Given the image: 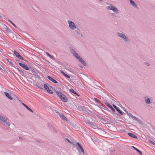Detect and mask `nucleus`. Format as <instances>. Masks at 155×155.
Here are the masks:
<instances>
[{"instance_id": "obj_57", "label": "nucleus", "mask_w": 155, "mask_h": 155, "mask_svg": "<svg viewBox=\"0 0 155 155\" xmlns=\"http://www.w3.org/2000/svg\"><path fill=\"white\" fill-rule=\"evenodd\" d=\"M106 4L107 5H109V3H107Z\"/></svg>"}, {"instance_id": "obj_44", "label": "nucleus", "mask_w": 155, "mask_h": 155, "mask_svg": "<svg viewBox=\"0 0 155 155\" xmlns=\"http://www.w3.org/2000/svg\"><path fill=\"white\" fill-rule=\"evenodd\" d=\"M81 151L83 153V154H84V151L83 148L81 149Z\"/></svg>"}, {"instance_id": "obj_32", "label": "nucleus", "mask_w": 155, "mask_h": 155, "mask_svg": "<svg viewBox=\"0 0 155 155\" xmlns=\"http://www.w3.org/2000/svg\"><path fill=\"white\" fill-rule=\"evenodd\" d=\"M73 55L77 58H78L79 56V55L77 53L74 54Z\"/></svg>"}, {"instance_id": "obj_42", "label": "nucleus", "mask_w": 155, "mask_h": 155, "mask_svg": "<svg viewBox=\"0 0 155 155\" xmlns=\"http://www.w3.org/2000/svg\"><path fill=\"white\" fill-rule=\"evenodd\" d=\"M94 100L97 102H99V100H98L97 98H94Z\"/></svg>"}, {"instance_id": "obj_4", "label": "nucleus", "mask_w": 155, "mask_h": 155, "mask_svg": "<svg viewBox=\"0 0 155 155\" xmlns=\"http://www.w3.org/2000/svg\"><path fill=\"white\" fill-rule=\"evenodd\" d=\"M67 22L69 26L71 29L72 30H74L76 28V26L73 21L69 20Z\"/></svg>"}, {"instance_id": "obj_1", "label": "nucleus", "mask_w": 155, "mask_h": 155, "mask_svg": "<svg viewBox=\"0 0 155 155\" xmlns=\"http://www.w3.org/2000/svg\"><path fill=\"white\" fill-rule=\"evenodd\" d=\"M117 35L125 43H128L130 42V40L129 38L123 33L117 32Z\"/></svg>"}, {"instance_id": "obj_5", "label": "nucleus", "mask_w": 155, "mask_h": 155, "mask_svg": "<svg viewBox=\"0 0 155 155\" xmlns=\"http://www.w3.org/2000/svg\"><path fill=\"white\" fill-rule=\"evenodd\" d=\"M124 110L125 111L126 113L129 116L132 118L133 119L135 120L138 122L140 120L138 118L133 115L131 114L128 111H126V109H124Z\"/></svg>"}, {"instance_id": "obj_17", "label": "nucleus", "mask_w": 155, "mask_h": 155, "mask_svg": "<svg viewBox=\"0 0 155 155\" xmlns=\"http://www.w3.org/2000/svg\"><path fill=\"white\" fill-rule=\"evenodd\" d=\"M56 94L59 97V98L60 99L63 96L64 94L62 93L60 91H56Z\"/></svg>"}, {"instance_id": "obj_26", "label": "nucleus", "mask_w": 155, "mask_h": 155, "mask_svg": "<svg viewBox=\"0 0 155 155\" xmlns=\"http://www.w3.org/2000/svg\"><path fill=\"white\" fill-rule=\"evenodd\" d=\"M56 62H57L59 64H61L62 65H64V64H63L61 62H60L59 59H57L56 58H55V60H54Z\"/></svg>"}, {"instance_id": "obj_20", "label": "nucleus", "mask_w": 155, "mask_h": 155, "mask_svg": "<svg viewBox=\"0 0 155 155\" xmlns=\"http://www.w3.org/2000/svg\"><path fill=\"white\" fill-rule=\"evenodd\" d=\"M128 135L130 136V137L134 138H137V136L134 134L131 133H128Z\"/></svg>"}, {"instance_id": "obj_10", "label": "nucleus", "mask_w": 155, "mask_h": 155, "mask_svg": "<svg viewBox=\"0 0 155 155\" xmlns=\"http://www.w3.org/2000/svg\"><path fill=\"white\" fill-rule=\"evenodd\" d=\"M113 106L114 108L121 115H123L124 113L116 105L113 104Z\"/></svg>"}, {"instance_id": "obj_14", "label": "nucleus", "mask_w": 155, "mask_h": 155, "mask_svg": "<svg viewBox=\"0 0 155 155\" xmlns=\"http://www.w3.org/2000/svg\"><path fill=\"white\" fill-rule=\"evenodd\" d=\"M31 69L32 73L34 75L37 76V77H39V76L38 75V74L36 72L35 70L34 69L32 68L31 67Z\"/></svg>"}, {"instance_id": "obj_9", "label": "nucleus", "mask_w": 155, "mask_h": 155, "mask_svg": "<svg viewBox=\"0 0 155 155\" xmlns=\"http://www.w3.org/2000/svg\"><path fill=\"white\" fill-rule=\"evenodd\" d=\"M78 60L84 65L86 66L87 65L86 63L82 59V58L79 56L78 58H77Z\"/></svg>"}, {"instance_id": "obj_23", "label": "nucleus", "mask_w": 155, "mask_h": 155, "mask_svg": "<svg viewBox=\"0 0 155 155\" xmlns=\"http://www.w3.org/2000/svg\"><path fill=\"white\" fill-rule=\"evenodd\" d=\"M132 147L135 150H136L137 152L138 153H139L140 155H142V153H141V152L140 150H139L138 149L135 147L134 146H132Z\"/></svg>"}, {"instance_id": "obj_3", "label": "nucleus", "mask_w": 155, "mask_h": 155, "mask_svg": "<svg viewBox=\"0 0 155 155\" xmlns=\"http://www.w3.org/2000/svg\"><path fill=\"white\" fill-rule=\"evenodd\" d=\"M106 8L107 10H112L114 12L116 13H119L117 8L112 5L110 4L109 6L106 7Z\"/></svg>"}, {"instance_id": "obj_18", "label": "nucleus", "mask_w": 155, "mask_h": 155, "mask_svg": "<svg viewBox=\"0 0 155 155\" xmlns=\"http://www.w3.org/2000/svg\"><path fill=\"white\" fill-rule=\"evenodd\" d=\"M4 94L6 96V97H7L10 100H12L13 99L12 98L10 94L8 93L7 92H5Z\"/></svg>"}, {"instance_id": "obj_41", "label": "nucleus", "mask_w": 155, "mask_h": 155, "mask_svg": "<svg viewBox=\"0 0 155 155\" xmlns=\"http://www.w3.org/2000/svg\"><path fill=\"white\" fill-rule=\"evenodd\" d=\"M54 111H55V112L56 113H57L58 115L59 114H60L61 113L57 110H55Z\"/></svg>"}, {"instance_id": "obj_27", "label": "nucleus", "mask_w": 155, "mask_h": 155, "mask_svg": "<svg viewBox=\"0 0 155 155\" xmlns=\"http://www.w3.org/2000/svg\"><path fill=\"white\" fill-rule=\"evenodd\" d=\"M63 66H64L65 67V68L66 69H67V70H68L69 71H73L72 68H69V67L68 66H65L64 65Z\"/></svg>"}, {"instance_id": "obj_37", "label": "nucleus", "mask_w": 155, "mask_h": 155, "mask_svg": "<svg viewBox=\"0 0 155 155\" xmlns=\"http://www.w3.org/2000/svg\"><path fill=\"white\" fill-rule=\"evenodd\" d=\"M85 122L86 124H89L90 123V122L88 119H87L86 120H85Z\"/></svg>"}, {"instance_id": "obj_29", "label": "nucleus", "mask_w": 155, "mask_h": 155, "mask_svg": "<svg viewBox=\"0 0 155 155\" xmlns=\"http://www.w3.org/2000/svg\"><path fill=\"white\" fill-rule=\"evenodd\" d=\"M89 125L92 127H95V124L94 123L90 122L89 124Z\"/></svg>"}, {"instance_id": "obj_8", "label": "nucleus", "mask_w": 155, "mask_h": 155, "mask_svg": "<svg viewBox=\"0 0 155 155\" xmlns=\"http://www.w3.org/2000/svg\"><path fill=\"white\" fill-rule=\"evenodd\" d=\"M59 116L61 119L64 121H68V120L67 118L62 113H60L59 115Z\"/></svg>"}, {"instance_id": "obj_49", "label": "nucleus", "mask_w": 155, "mask_h": 155, "mask_svg": "<svg viewBox=\"0 0 155 155\" xmlns=\"http://www.w3.org/2000/svg\"><path fill=\"white\" fill-rule=\"evenodd\" d=\"M146 64L147 66H149L150 65L148 63H146Z\"/></svg>"}, {"instance_id": "obj_13", "label": "nucleus", "mask_w": 155, "mask_h": 155, "mask_svg": "<svg viewBox=\"0 0 155 155\" xmlns=\"http://www.w3.org/2000/svg\"><path fill=\"white\" fill-rule=\"evenodd\" d=\"M47 78L50 81H51L53 83H55V84L58 83V82L56 80H54V79L53 78H51V76H48L47 77Z\"/></svg>"}, {"instance_id": "obj_56", "label": "nucleus", "mask_w": 155, "mask_h": 155, "mask_svg": "<svg viewBox=\"0 0 155 155\" xmlns=\"http://www.w3.org/2000/svg\"><path fill=\"white\" fill-rule=\"evenodd\" d=\"M98 0L101 2H102L103 1V0Z\"/></svg>"}, {"instance_id": "obj_39", "label": "nucleus", "mask_w": 155, "mask_h": 155, "mask_svg": "<svg viewBox=\"0 0 155 155\" xmlns=\"http://www.w3.org/2000/svg\"><path fill=\"white\" fill-rule=\"evenodd\" d=\"M71 144H73L75 147L76 145V143H75L74 142H73L72 141H71V143H70Z\"/></svg>"}, {"instance_id": "obj_21", "label": "nucleus", "mask_w": 155, "mask_h": 155, "mask_svg": "<svg viewBox=\"0 0 155 155\" xmlns=\"http://www.w3.org/2000/svg\"><path fill=\"white\" fill-rule=\"evenodd\" d=\"M145 98V101L146 104H149L151 103V102L150 101V99L149 98H147L146 97Z\"/></svg>"}, {"instance_id": "obj_48", "label": "nucleus", "mask_w": 155, "mask_h": 155, "mask_svg": "<svg viewBox=\"0 0 155 155\" xmlns=\"http://www.w3.org/2000/svg\"><path fill=\"white\" fill-rule=\"evenodd\" d=\"M87 119H86L85 117H84V118H83V120L85 122V120H86Z\"/></svg>"}, {"instance_id": "obj_34", "label": "nucleus", "mask_w": 155, "mask_h": 155, "mask_svg": "<svg viewBox=\"0 0 155 155\" xmlns=\"http://www.w3.org/2000/svg\"><path fill=\"white\" fill-rule=\"evenodd\" d=\"M19 71L21 74H24L23 70L21 68L20 70H19Z\"/></svg>"}, {"instance_id": "obj_15", "label": "nucleus", "mask_w": 155, "mask_h": 155, "mask_svg": "<svg viewBox=\"0 0 155 155\" xmlns=\"http://www.w3.org/2000/svg\"><path fill=\"white\" fill-rule=\"evenodd\" d=\"M82 146L80 144L79 142H77L76 143V145L75 146V147H76L77 149L78 150L79 152H80V150H79V148H81Z\"/></svg>"}, {"instance_id": "obj_46", "label": "nucleus", "mask_w": 155, "mask_h": 155, "mask_svg": "<svg viewBox=\"0 0 155 155\" xmlns=\"http://www.w3.org/2000/svg\"><path fill=\"white\" fill-rule=\"evenodd\" d=\"M66 140L69 143H71V141L69 140L68 138H66Z\"/></svg>"}, {"instance_id": "obj_36", "label": "nucleus", "mask_w": 155, "mask_h": 155, "mask_svg": "<svg viewBox=\"0 0 155 155\" xmlns=\"http://www.w3.org/2000/svg\"><path fill=\"white\" fill-rule=\"evenodd\" d=\"M149 142L150 143H151V144L154 145H155V143H154L153 142V141L151 140H149Z\"/></svg>"}, {"instance_id": "obj_2", "label": "nucleus", "mask_w": 155, "mask_h": 155, "mask_svg": "<svg viewBox=\"0 0 155 155\" xmlns=\"http://www.w3.org/2000/svg\"><path fill=\"white\" fill-rule=\"evenodd\" d=\"M0 122L4 125L6 124L10 129H11L9 127L10 124L7 121V119L5 118V117L1 115H0Z\"/></svg>"}, {"instance_id": "obj_30", "label": "nucleus", "mask_w": 155, "mask_h": 155, "mask_svg": "<svg viewBox=\"0 0 155 155\" xmlns=\"http://www.w3.org/2000/svg\"><path fill=\"white\" fill-rule=\"evenodd\" d=\"M5 31L8 33H11V31L7 27L5 28Z\"/></svg>"}, {"instance_id": "obj_40", "label": "nucleus", "mask_w": 155, "mask_h": 155, "mask_svg": "<svg viewBox=\"0 0 155 155\" xmlns=\"http://www.w3.org/2000/svg\"><path fill=\"white\" fill-rule=\"evenodd\" d=\"M60 72L63 75H64V74H65V73L62 70H61L60 71Z\"/></svg>"}, {"instance_id": "obj_52", "label": "nucleus", "mask_w": 155, "mask_h": 155, "mask_svg": "<svg viewBox=\"0 0 155 155\" xmlns=\"http://www.w3.org/2000/svg\"><path fill=\"white\" fill-rule=\"evenodd\" d=\"M21 69V68H18L17 69V70L19 71V70H20Z\"/></svg>"}, {"instance_id": "obj_6", "label": "nucleus", "mask_w": 155, "mask_h": 155, "mask_svg": "<svg viewBox=\"0 0 155 155\" xmlns=\"http://www.w3.org/2000/svg\"><path fill=\"white\" fill-rule=\"evenodd\" d=\"M44 87L45 89L46 90L48 93L50 94H52L53 93V91L49 89V87L46 84H44Z\"/></svg>"}, {"instance_id": "obj_35", "label": "nucleus", "mask_w": 155, "mask_h": 155, "mask_svg": "<svg viewBox=\"0 0 155 155\" xmlns=\"http://www.w3.org/2000/svg\"><path fill=\"white\" fill-rule=\"evenodd\" d=\"M78 108L80 110H83V108L81 106H78Z\"/></svg>"}, {"instance_id": "obj_31", "label": "nucleus", "mask_w": 155, "mask_h": 155, "mask_svg": "<svg viewBox=\"0 0 155 155\" xmlns=\"http://www.w3.org/2000/svg\"><path fill=\"white\" fill-rule=\"evenodd\" d=\"M9 21L11 23V24L15 28H17V26L11 20H9Z\"/></svg>"}, {"instance_id": "obj_47", "label": "nucleus", "mask_w": 155, "mask_h": 155, "mask_svg": "<svg viewBox=\"0 0 155 155\" xmlns=\"http://www.w3.org/2000/svg\"><path fill=\"white\" fill-rule=\"evenodd\" d=\"M15 60L17 61V63H18V64H19V63H20V62H19V60H18L17 59H15Z\"/></svg>"}, {"instance_id": "obj_58", "label": "nucleus", "mask_w": 155, "mask_h": 155, "mask_svg": "<svg viewBox=\"0 0 155 155\" xmlns=\"http://www.w3.org/2000/svg\"><path fill=\"white\" fill-rule=\"evenodd\" d=\"M0 17H1V16H0Z\"/></svg>"}, {"instance_id": "obj_51", "label": "nucleus", "mask_w": 155, "mask_h": 155, "mask_svg": "<svg viewBox=\"0 0 155 155\" xmlns=\"http://www.w3.org/2000/svg\"><path fill=\"white\" fill-rule=\"evenodd\" d=\"M15 67V68H16V69H17L18 68V66H16L15 65V67Z\"/></svg>"}, {"instance_id": "obj_16", "label": "nucleus", "mask_w": 155, "mask_h": 155, "mask_svg": "<svg viewBox=\"0 0 155 155\" xmlns=\"http://www.w3.org/2000/svg\"><path fill=\"white\" fill-rule=\"evenodd\" d=\"M105 104L107 106L109 107L113 112H115L114 109L112 107V106L108 103H105Z\"/></svg>"}, {"instance_id": "obj_43", "label": "nucleus", "mask_w": 155, "mask_h": 155, "mask_svg": "<svg viewBox=\"0 0 155 155\" xmlns=\"http://www.w3.org/2000/svg\"><path fill=\"white\" fill-rule=\"evenodd\" d=\"M81 151L83 153V154H84V151L83 148L81 149Z\"/></svg>"}, {"instance_id": "obj_7", "label": "nucleus", "mask_w": 155, "mask_h": 155, "mask_svg": "<svg viewBox=\"0 0 155 155\" xmlns=\"http://www.w3.org/2000/svg\"><path fill=\"white\" fill-rule=\"evenodd\" d=\"M13 52L14 54H15V55L16 56V57H18L19 59L25 61V60H24V59L23 58V57L20 55V54H19V53L17 51H14Z\"/></svg>"}, {"instance_id": "obj_55", "label": "nucleus", "mask_w": 155, "mask_h": 155, "mask_svg": "<svg viewBox=\"0 0 155 155\" xmlns=\"http://www.w3.org/2000/svg\"><path fill=\"white\" fill-rule=\"evenodd\" d=\"M2 70V68H1L0 67V70Z\"/></svg>"}, {"instance_id": "obj_12", "label": "nucleus", "mask_w": 155, "mask_h": 155, "mask_svg": "<svg viewBox=\"0 0 155 155\" xmlns=\"http://www.w3.org/2000/svg\"><path fill=\"white\" fill-rule=\"evenodd\" d=\"M60 99L62 100V101L63 102H67L68 101L67 98L65 95H64Z\"/></svg>"}, {"instance_id": "obj_50", "label": "nucleus", "mask_w": 155, "mask_h": 155, "mask_svg": "<svg viewBox=\"0 0 155 155\" xmlns=\"http://www.w3.org/2000/svg\"><path fill=\"white\" fill-rule=\"evenodd\" d=\"M79 66L81 68H83V67L82 65H79Z\"/></svg>"}, {"instance_id": "obj_33", "label": "nucleus", "mask_w": 155, "mask_h": 155, "mask_svg": "<svg viewBox=\"0 0 155 155\" xmlns=\"http://www.w3.org/2000/svg\"><path fill=\"white\" fill-rule=\"evenodd\" d=\"M9 63L11 64V66L13 67H15V65L14 64L12 61H9Z\"/></svg>"}, {"instance_id": "obj_19", "label": "nucleus", "mask_w": 155, "mask_h": 155, "mask_svg": "<svg viewBox=\"0 0 155 155\" xmlns=\"http://www.w3.org/2000/svg\"><path fill=\"white\" fill-rule=\"evenodd\" d=\"M129 1L130 2V4L133 7L137 8V5L134 2V1H133L132 0H129Z\"/></svg>"}, {"instance_id": "obj_38", "label": "nucleus", "mask_w": 155, "mask_h": 155, "mask_svg": "<svg viewBox=\"0 0 155 155\" xmlns=\"http://www.w3.org/2000/svg\"><path fill=\"white\" fill-rule=\"evenodd\" d=\"M64 75L68 78H70V76H69L68 75H67V74H66L65 73L64 74Z\"/></svg>"}, {"instance_id": "obj_53", "label": "nucleus", "mask_w": 155, "mask_h": 155, "mask_svg": "<svg viewBox=\"0 0 155 155\" xmlns=\"http://www.w3.org/2000/svg\"><path fill=\"white\" fill-rule=\"evenodd\" d=\"M19 138L20 139H22V137H19Z\"/></svg>"}, {"instance_id": "obj_25", "label": "nucleus", "mask_w": 155, "mask_h": 155, "mask_svg": "<svg viewBox=\"0 0 155 155\" xmlns=\"http://www.w3.org/2000/svg\"><path fill=\"white\" fill-rule=\"evenodd\" d=\"M69 91H70L72 92V93H74V94H76L77 95H78V96H79V95L77 93V92L75 91H74L73 89L72 88H71L70 90H69Z\"/></svg>"}, {"instance_id": "obj_54", "label": "nucleus", "mask_w": 155, "mask_h": 155, "mask_svg": "<svg viewBox=\"0 0 155 155\" xmlns=\"http://www.w3.org/2000/svg\"><path fill=\"white\" fill-rule=\"evenodd\" d=\"M82 148H83V147H82H82H81V148H79V150H81V149Z\"/></svg>"}, {"instance_id": "obj_28", "label": "nucleus", "mask_w": 155, "mask_h": 155, "mask_svg": "<svg viewBox=\"0 0 155 155\" xmlns=\"http://www.w3.org/2000/svg\"><path fill=\"white\" fill-rule=\"evenodd\" d=\"M70 51L71 53L73 54V55L74 54H75L76 53L75 50L73 49L72 48L71 50Z\"/></svg>"}, {"instance_id": "obj_24", "label": "nucleus", "mask_w": 155, "mask_h": 155, "mask_svg": "<svg viewBox=\"0 0 155 155\" xmlns=\"http://www.w3.org/2000/svg\"><path fill=\"white\" fill-rule=\"evenodd\" d=\"M46 55L48 56L50 58H51V59H52L54 60H55V58L51 56V55H50L49 54L48 52H46Z\"/></svg>"}, {"instance_id": "obj_11", "label": "nucleus", "mask_w": 155, "mask_h": 155, "mask_svg": "<svg viewBox=\"0 0 155 155\" xmlns=\"http://www.w3.org/2000/svg\"><path fill=\"white\" fill-rule=\"evenodd\" d=\"M19 64L20 66H21L25 69L27 70H29V68L27 65L24 64H23L22 63H19Z\"/></svg>"}, {"instance_id": "obj_45", "label": "nucleus", "mask_w": 155, "mask_h": 155, "mask_svg": "<svg viewBox=\"0 0 155 155\" xmlns=\"http://www.w3.org/2000/svg\"><path fill=\"white\" fill-rule=\"evenodd\" d=\"M37 87L38 88H40V89H43L42 87H41V85H39V86H37Z\"/></svg>"}, {"instance_id": "obj_22", "label": "nucleus", "mask_w": 155, "mask_h": 155, "mask_svg": "<svg viewBox=\"0 0 155 155\" xmlns=\"http://www.w3.org/2000/svg\"><path fill=\"white\" fill-rule=\"evenodd\" d=\"M22 104L24 106H25L29 111H31L32 112H33L32 110L29 107L27 106L25 104H24L23 103H22Z\"/></svg>"}]
</instances>
